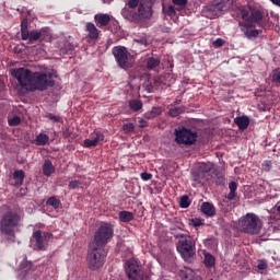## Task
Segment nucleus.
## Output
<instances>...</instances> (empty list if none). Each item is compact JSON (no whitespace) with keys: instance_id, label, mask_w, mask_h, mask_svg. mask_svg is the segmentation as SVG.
I'll return each mask as SVG.
<instances>
[{"instance_id":"obj_1","label":"nucleus","mask_w":280,"mask_h":280,"mask_svg":"<svg viewBox=\"0 0 280 280\" xmlns=\"http://www.w3.org/2000/svg\"><path fill=\"white\" fill-rule=\"evenodd\" d=\"M11 75L18 80L22 89L34 93V91L43 92L56 86V80L54 79L58 78V72L55 70L49 72H33L27 68H18L11 71Z\"/></svg>"},{"instance_id":"obj_2","label":"nucleus","mask_w":280,"mask_h":280,"mask_svg":"<svg viewBox=\"0 0 280 280\" xmlns=\"http://www.w3.org/2000/svg\"><path fill=\"white\" fill-rule=\"evenodd\" d=\"M22 217L19 212H3L0 219V233L9 244L15 243V229L21 226Z\"/></svg>"},{"instance_id":"obj_3","label":"nucleus","mask_w":280,"mask_h":280,"mask_svg":"<svg viewBox=\"0 0 280 280\" xmlns=\"http://www.w3.org/2000/svg\"><path fill=\"white\" fill-rule=\"evenodd\" d=\"M121 16L129 23H133V25H143L145 21H150L154 16V10L152 9V3L149 0H144L140 2L137 11H130L128 7H125L121 10Z\"/></svg>"},{"instance_id":"obj_4","label":"nucleus","mask_w":280,"mask_h":280,"mask_svg":"<svg viewBox=\"0 0 280 280\" xmlns=\"http://www.w3.org/2000/svg\"><path fill=\"white\" fill-rule=\"evenodd\" d=\"M237 225L242 233H246L248 235H258L261 228H264L261 219L253 212H248L246 215L241 218Z\"/></svg>"},{"instance_id":"obj_5","label":"nucleus","mask_w":280,"mask_h":280,"mask_svg":"<svg viewBox=\"0 0 280 280\" xmlns=\"http://www.w3.org/2000/svg\"><path fill=\"white\" fill-rule=\"evenodd\" d=\"M108 249L106 247L90 246L88 252V267L91 271H98L104 267Z\"/></svg>"},{"instance_id":"obj_6","label":"nucleus","mask_w":280,"mask_h":280,"mask_svg":"<svg viewBox=\"0 0 280 280\" xmlns=\"http://www.w3.org/2000/svg\"><path fill=\"white\" fill-rule=\"evenodd\" d=\"M176 238H179L177 242L176 250L180 254L184 261L190 262L194 255H196L195 241L188 234H176Z\"/></svg>"},{"instance_id":"obj_7","label":"nucleus","mask_w":280,"mask_h":280,"mask_svg":"<svg viewBox=\"0 0 280 280\" xmlns=\"http://www.w3.org/2000/svg\"><path fill=\"white\" fill-rule=\"evenodd\" d=\"M114 236L113 225L110 223H102L95 231L93 247L106 248V245L112 242Z\"/></svg>"},{"instance_id":"obj_8","label":"nucleus","mask_w":280,"mask_h":280,"mask_svg":"<svg viewBox=\"0 0 280 280\" xmlns=\"http://www.w3.org/2000/svg\"><path fill=\"white\" fill-rule=\"evenodd\" d=\"M124 269H125V275H127L128 277V280L145 279L143 265H141L140 260L136 258H131L127 262H125Z\"/></svg>"},{"instance_id":"obj_9","label":"nucleus","mask_w":280,"mask_h":280,"mask_svg":"<svg viewBox=\"0 0 280 280\" xmlns=\"http://www.w3.org/2000/svg\"><path fill=\"white\" fill-rule=\"evenodd\" d=\"M112 54L120 69L128 71L132 67V55L128 51V48L124 46H115L112 49Z\"/></svg>"},{"instance_id":"obj_10","label":"nucleus","mask_w":280,"mask_h":280,"mask_svg":"<svg viewBox=\"0 0 280 280\" xmlns=\"http://www.w3.org/2000/svg\"><path fill=\"white\" fill-rule=\"evenodd\" d=\"M175 141L179 145H194L198 141V131H194L187 127L176 129Z\"/></svg>"},{"instance_id":"obj_11","label":"nucleus","mask_w":280,"mask_h":280,"mask_svg":"<svg viewBox=\"0 0 280 280\" xmlns=\"http://www.w3.org/2000/svg\"><path fill=\"white\" fill-rule=\"evenodd\" d=\"M28 26L30 22L24 18L21 22V38L22 40H28V45H34L43 38V31H30Z\"/></svg>"},{"instance_id":"obj_12","label":"nucleus","mask_w":280,"mask_h":280,"mask_svg":"<svg viewBox=\"0 0 280 280\" xmlns=\"http://www.w3.org/2000/svg\"><path fill=\"white\" fill-rule=\"evenodd\" d=\"M35 271L34 265L31 261H27V256H23V260L20 265L18 278L21 280H28L32 278L33 272Z\"/></svg>"},{"instance_id":"obj_13","label":"nucleus","mask_w":280,"mask_h":280,"mask_svg":"<svg viewBox=\"0 0 280 280\" xmlns=\"http://www.w3.org/2000/svg\"><path fill=\"white\" fill-rule=\"evenodd\" d=\"M94 23L100 30H106V27L113 30L109 26L113 23V16L108 13H96L94 15Z\"/></svg>"},{"instance_id":"obj_14","label":"nucleus","mask_w":280,"mask_h":280,"mask_svg":"<svg viewBox=\"0 0 280 280\" xmlns=\"http://www.w3.org/2000/svg\"><path fill=\"white\" fill-rule=\"evenodd\" d=\"M249 23H256L258 27H264L261 22L264 21V9L257 7H249Z\"/></svg>"},{"instance_id":"obj_15","label":"nucleus","mask_w":280,"mask_h":280,"mask_svg":"<svg viewBox=\"0 0 280 280\" xmlns=\"http://www.w3.org/2000/svg\"><path fill=\"white\" fill-rule=\"evenodd\" d=\"M30 242L31 244H34V250H45V240L43 238L40 230L33 232Z\"/></svg>"},{"instance_id":"obj_16","label":"nucleus","mask_w":280,"mask_h":280,"mask_svg":"<svg viewBox=\"0 0 280 280\" xmlns=\"http://www.w3.org/2000/svg\"><path fill=\"white\" fill-rule=\"evenodd\" d=\"M102 141H104V133L98 131L95 133L93 139H85L83 141V148H96V145Z\"/></svg>"},{"instance_id":"obj_17","label":"nucleus","mask_w":280,"mask_h":280,"mask_svg":"<svg viewBox=\"0 0 280 280\" xmlns=\"http://www.w3.org/2000/svg\"><path fill=\"white\" fill-rule=\"evenodd\" d=\"M85 30L88 32V37L90 40H97L100 38V31L97 30V26L93 24V22H88L85 25Z\"/></svg>"},{"instance_id":"obj_18","label":"nucleus","mask_w":280,"mask_h":280,"mask_svg":"<svg viewBox=\"0 0 280 280\" xmlns=\"http://www.w3.org/2000/svg\"><path fill=\"white\" fill-rule=\"evenodd\" d=\"M234 124H236L240 130H246V128L250 126V118L247 116H238L234 119Z\"/></svg>"},{"instance_id":"obj_19","label":"nucleus","mask_w":280,"mask_h":280,"mask_svg":"<svg viewBox=\"0 0 280 280\" xmlns=\"http://www.w3.org/2000/svg\"><path fill=\"white\" fill-rule=\"evenodd\" d=\"M148 71H156V68L161 65V58L149 57L145 60Z\"/></svg>"},{"instance_id":"obj_20","label":"nucleus","mask_w":280,"mask_h":280,"mask_svg":"<svg viewBox=\"0 0 280 280\" xmlns=\"http://www.w3.org/2000/svg\"><path fill=\"white\" fill-rule=\"evenodd\" d=\"M42 170L45 176H51L56 172V166H54L50 160H45Z\"/></svg>"},{"instance_id":"obj_21","label":"nucleus","mask_w":280,"mask_h":280,"mask_svg":"<svg viewBox=\"0 0 280 280\" xmlns=\"http://www.w3.org/2000/svg\"><path fill=\"white\" fill-rule=\"evenodd\" d=\"M203 266L211 269L215 266V257L208 252H203Z\"/></svg>"},{"instance_id":"obj_22","label":"nucleus","mask_w":280,"mask_h":280,"mask_svg":"<svg viewBox=\"0 0 280 280\" xmlns=\"http://www.w3.org/2000/svg\"><path fill=\"white\" fill-rule=\"evenodd\" d=\"M201 212L207 217H213L215 215V208L210 202H203L201 205Z\"/></svg>"},{"instance_id":"obj_23","label":"nucleus","mask_w":280,"mask_h":280,"mask_svg":"<svg viewBox=\"0 0 280 280\" xmlns=\"http://www.w3.org/2000/svg\"><path fill=\"white\" fill-rule=\"evenodd\" d=\"M32 143H34L35 145H46L47 143H49V136L42 132L37 135L34 140H32Z\"/></svg>"},{"instance_id":"obj_24","label":"nucleus","mask_w":280,"mask_h":280,"mask_svg":"<svg viewBox=\"0 0 280 280\" xmlns=\"http://www.w3.org/2000/svg\"><path fill=\"white\" fill-rule=\"evenodd\" d=\"M135 219L133 212L120 211L118 212V220L124 223L132 222Z\"/></svg>"},{"instance_id":"obj_25","label":"nucleus","mask_w":280,"mask_h":280,"mask_svg":"<svg viewBox=\"0 0 280 280\" xmlns=\"http://www.w3.org/2000/svg\"><path fill=\"white\" fill-rule=\"evenodd\" d=\"M238 14L241 15V19L245 21V23H249L250 21V7H240L238 8Z\"/></svg>"},{"instance_id":"obj_26","label":"nucleus","mask_w":280,"mask_h":280,"mask_svg":"<svg viewBox=\"0 0 280 280\" xmlns=\"http://www.w3.org/2000/svg\"><path fill=\"white\" fill-rule=\"evenodd\" d=\"M237 188H238V184L236 182H230L229 184L230 192L226 196L228 200H234V198L237 197V192H236Z\"/></svg>"},{"instance_id":"obj_27","label":"nucleus","mask_w":280,"mask_h":280,"mask_svg":"<svg viewBox=\"0 0 280 280\" xmlns=\"http://www.w3.org/2000/svg\"><path fill=\"white\" fill-rule=\"evenodd\" d=\"M197 170L199 172V174H209V172H211V170H213V163H199L197 165Z\"/></svg>"},{"instance_id":"obj_28","label":"nucleus","mask_w":280,"mask_h":280,"mask_svg":"<svg viewBox=\"0 0 280 280\" xmlns=\"http://www.w3.org/2000/svg\"><path fill=\"white\" fill-rule=\"evenodd\" d=\"M129 108L133 113H139V110L143 108V102H141L140 100H131L129 101Z\"/></svg>"},{"instance_id":"obj_29","label":"nucleus","mask_w":280,"mask_h":280,"mask_svg":"<svg viewBox=\"0 0 280 280\" xmlns=\"http://www.w3.org/2000/svg\"><path fill=\"white\" fill-rule=\"evenodd\" d=\"M187 110V107L179 106V107H171L168 110L170 117H178V115H183Z\"/></svg>"},{"instance_id":"obj_30","label":"nucleus","mask_w":280,"mask_h":280,"mask_svg":"<svg viewBox=\"0 0 280 280\" xmlns=\"http://www.w3.org/2000/svg\"><path fill=\"white\" fill-rule=\"evenodd\" d=\"M163 113V109L161 107H152V109L148 113H145L147 119H154L155 117H159Z\"/></svg>"},{"instance_id":"obj_31","label":"nucleus","mask_w":280,"mask_h":280,"mask_svg":"<svg viewBox=\"0 0 280 280\" xmlns=\"http://www.w3.org/2000/svg\"><path fill=\"white\" fill-rule=\"evenodd\" d=\"M182 280H201L200 276H196L191 269H187L182 273Z\"/></svg>"},{"instance_id":"obj_32","label":"nucleus","mask_w":280,"mask_h":280,"mask_svg":"<svg viewBox=\"0 0 280 280\" xmlns=\"http://www.w3.org/2000/svg\"><path fill=\"white\" fill-rule=\"evenodd\" d=\"M47 206L52 207L55 210H59L61 208V201L55 196H51L47 200Z\"/></svg>"},{"instance_id":"obj_33","label":"nucleus","mask_w":280,"mask_h":280,"mask_svg":"<svg viewBox=\"0 0 280 280\" xmlns=\"http://www.w3.org/2000/svg\"><path fill=\"white\" fill-rule=\"evenodd\" d=\"M245 27V36L247 38H257V36H259V31L258 30H250V25H244Z\"/></svg>"},{"instance_id":"obj_34","label":"nucleus","mask_w":280,"mask_h":280,"mask_svg":"<svg viewBox=\"0 0 280 280\" xmlns=\"http://www.w3.org/2000/svg\"><path fill=\"white\" fill-rule=\"evenodd\" d=\"M162 12L166 16H176V9H174V5L165 7V3L162 4Z\"/></svg>"},{"instance_id":"obj_35","label":"nucleus","mask_w":280,"mask_h":280,"mask_svg":"<svg viewBox=\"0 0 280 280\" xmlns=\"http://www.w3.org/2000/svg\"><path fill=\"white\" fill-rule=\"evenodd\" d=\"M24 183V176H10L9 184L11 186H21Z\"/></svg>"},{"instance_id":"obj_36","label":"nucleus","mask_w":280,"mask_h":280,"mask_svg":"<svg viewBox=\"0 0 280 280\" xmlns=\"http://www.w3.org/2000/svg\"><path fill=\"white\" fill-rule=\"evenodd\" d=\"M139 5H141V0H129L127 2V10L137 12V8H139Z\"/></svg>"},{"instance_id":"obj_37","label":"nucleus","mask_w":280,"mask_h":280,"mask_svg":"<svg viewBox=\"0 0 280 280\" xmlns=\"http://www.w3.org/2000/svg\"><path fill=\"white\" fill-rule=\"evenodd\" d=\"M45 117L46 119H49L50 121H52V124H60V121H62V118H60V116H56L51 113H47Z\"/></svg>"},{"instance_id":"obj_38","label":"nucleus","mask_w":280,"mask_h":280,"mask_svg":"<svg viewBox=\"0 0 280 280\" xmlns=\"http://www.w3.org/2000/svg\"><path fill=\"white\" fill-rule=\"evenodd\" d=\"M122 130L125 135H130V132H135V124L127 122L122 125Z\"/></svg>"},{"instance_id":"obj_39","label":"nucleus","mask_w":280,"mask_h":280,"mask_svg":"<svg viewBox=\"0 0 280 280\" xmlns=\"http://www.w3.org/2000/svg\"><path fill=\"white\" fill-rule=\"evenodd\" d=\"M189 205H191V201H189L188 196H182L180 201H179L180 208L182 209H187L189 207Z\"/></svg>"},{"instance_id":"obj_40","label":"nucleus","mask_w":280,"mask_h":280,"mask_svg":"<svg viewBox=\"0 0 280 280\" xmlns=\"http://www.w3.org/2000/svg\"><path fill=\"white\" fill-rule=\"evenodd\" d=\"M9 126H19L21 124V117L13 116L11 119L8 120Z\"/></svg>"},{"instance_id":"obj_41","label":"nucleus","mask_w":280,"mask_h":280,"mask_svg":"<svg viewBox=\"0 0 280 280\" xmlns=\"http://www.w3.org/2000/svg\"><path fill=\"white\" fill-rule=\"evenodd\" d=\"M267 268H268V264H267V261H266L265 259L258 260V264H257V269H258V270L264 271V270H266Z\"/></svg>"},{"instance_id":"obj_42","label":"nucleus","mask_w":280,"mask_h":280,"mask_svg":"<svg viewBox=\"0 0 280 280\" xmlns=\"http://www.w3.org/2000/svg\"><path fill=\"white\" fill-rule=\"evenodd\" d=\"M189 225L192 228H200L202 225L201 219H190Z\"/></svg>"},{"instance_id":"obj_43","label":"nucleus","mask_w":280,"mask_h":280,"mask_svg":"<svg viewBox=\"0 0 280 280\" xmlns=\"http://www.w3.org/2000/svg\"><path fill=\"white\" fill-rule=\"evenodd\" d=\"M174 5H178L179 8H185L187 5L188 0H172Z\"/></svg>"},{"instance_id":"obj_44","label":"nucleus","mask_w":280,"mask_h":280,"mask_svg":"<svg viewBox=\"0 0 280 280\" xmlns=\"http://www.w3.org/2000/svg\"><path fill=\"white\" fill-rule=\"evenodd\" d=\"M71 135H73V130H71V128L67 127L63 129L62 131L63 139H69Z\"/></svg>"},{"instance_id":"obj_45","label":"nucleus","mask_w":280,"mask_h":280,"mask_svg":"<svg viewBox=\"0 0 280 280\" xmlns=\"http://www.w3.org/2000/svg\"><path fill=\"white\" fill-rule=\"evenodd\" d=\"M271 167H272V161L267 160L262 163V170H265V172H270Z\"/></svg>"},{"instance_id":"obj_46","label":"nucleus","mask_w":280,"mask_h":280,"mask_svg":"<svg viewBox=\"0 0 280 280\" xmlns=\"http://www.w3.org/2000/svg\"><path fill=\"white\" fill-rule=\"evenodd\" d=\"M138 45H143V47H148V38L145 37H140L138 39H135Z\"/></svg>"},{"instance_id":"obj_47","label":"nucleus","mask_w":280,"mask_h":280,"mask_svg":"<svg viewBox=\"0 0 280 280\" xmlns=\"http://www.w3.org/2000/svg\"><path fill=\"white\" fill-rule=\"evenodd\" d=\"M81 183L79 180H72L69 183L70 189H78L80 187Z\"/></svg>"},{"instance_id":"obj_48","label":"nucleus","mask_w":280,"mask_h":280,"mask_svg":"<svg viewBox=\"0 0 280 280\" xmlns=\"http://www.w3.org/2000/svg\"><path fill=\"white\" fill-rule=\"evenodd\" d=\"M224 45V39L222 38H217L214 42H213V47L218 48V47H222Z\"/></svg>"},{"instance_id":"obj_49","label":"nucleus","mask_w":280,"mask_h":280,"mask_svg":"<svg viewBox=\"0 0 280 280\" xmlns=\"http://www.w3.org/2000/svg\"><path fill=\"white\" fill-rule=\"evenodd\" d=\"M215 183L220 186H224L225 184V179H224V176H217V180Z\"/></svg>"},{"instance_id":"obj_50","label":"nucleus","mask_w":280,"mask_h":280,"mask_svg":"<svg viewBox=\"0 0 280 280\" xmlns=\"http://www.w3.org/2000/svg\"><path fill=\"white\" fill-rule=\"evenodd\" d=\"M154 185H155V191H153V194H161L162 192V184L154 183Z\"/></svg>"},{"instance_id":"obj_51","label":"nucleus","mask_w":280,"mask_h":280,"mask_svg":"<svg viewBox=\"0 0 280 280\" xmlns=\"http://www.w3.org/2000/svg\"><path fill=\"white\" fill-rule=\"evenodd\" d=\"M273 82L280 85V72L273 73Z\"/></svg>"},{"instance_id":"obj_52","label":"nucleus","mask_w":280,"mask_h":280,"mask_svg":"<svg viewBox=\"0 0 280 280\" xmlns=\"http://www.w3.org/2000/svg\"><path fill=\"white\" fill-rule=\"evenodd\" d=\"M54 234L52 233H48V232H44L42 234L43 240H49L52 238Z\"/></svg>"},{"instance_id":"obj_53","label":"nucleus","mask_w":280,"mask_h":280,"mask_svg":"<svg viewBox=\"0 0 280 280\" xmlns=\"http://www.w3.org/2000/svg\"><path fill=\"white\" fill-rule=\"evenodd\" d=\"M13 176H25V172H23V170H16L14 171Z\"/></svg>"},{"instance_id":"obj_54","label":"nucleus","mask_w":280,"mask_h":280,"mask_svg":"<svg viewBox=\"0 0 280 280\" xmlns=\"http://www.w3.org/2000/svg\"><path fill=\"white\" fill-rule=\"evenodd\" d=\"M139 127L140 128H147L148 127V121H145L144 119H140L139 120Z\"/></svg>"},{"instance_id":"obj_55","label":"nucleus","mask_w":280,"mask_h":280,"mask_svg":"<svg viewBox=\"0 0 280 280\" xmlns=\"http://www.w3.org/2000/svg\"><path fill=\"white\" fill-rule=\"evenodd\" d=\"M200 178H202V177H200V176H194V177H192V180H194V183H196V185H201Z\"/></svg>"},{"instance_id":"obj_56","label":"nucleus","mask_w":280,"mask_h":280,"mask_svg":"<svg viewBox=\"0 0 280 280\" xmlns=\"http://www.w3.org/2000/svg\"><path fill=\"white\" fill-rule=\"evenodd\" d=\"M182 100H175L174 102H173V104H171V106H178V104H182Z\"/></svg>"},{"instance_id":"obj_57","label":"nucleus","mask_w":280,"mask_h":280,"mask_svg":"<svg viewBox=\"0 0 280 280\" xmlns=\"http://www.w3.org/2000/svg\"><path fill=\"white\" fill-rule=\"evenodd\" d=\"M143 182L151 180L152 176H142L141 177Z\"/></svg>"},{"instance_id":"obj_58","label":"nucleus","mask_w":280,"mask_h":280,"mask_svg":"<svg viewBox=\"0 0 280 280\" xmlns=\"http://www.w3.org/2000/svg\"><path fill=\"white\" fill-rule=\"evenodd\" d=\"M273 2L275 5H279L280 7V0H270Z\"/></svg>"},{"instance_id":"obj_59","label":"nucleus","mask_w":280,"mask_h":280,"mask_svg":"<svg viewBox=\"0 0 280 280\" xmlns=\"http://www.w3.org/2000/svg\"><path fill=\"white\" fill-rule=\"evenodd\" d=\"M140 176H152V174L143 172V173L140 174Z\"/></svg>"},{"instance_id":"obj_60","label":"nucleus","mask_w":280,"mask_h":280,"mask_svg":"<svg viewBox=\"0 0 280 280\" xmlns=\"http://www.w3.org/2000/svg\"><path fill=\"white\" fill-rule=\"evenodd\" d=\"M113 25H114V27H116V28H117V25H119V22L114 21V22H113Z\"/></svg>"},{"instance_id":"obj_61","label":"nucleus","mask_w":280,"mask_h":280,"mask_svg":"<svg viewBox=\"0 0 280 280\" xmlns=\"http://www.w3.org/2000/svg\"><path fill=\"white\" fill-rule=\"evenodd\" d=\"M277 213L280 215V206L277 207Z\"/></svg>"},{"instance_id":"obj_62","label":"nucleus","mask_w":280,"mask_h":280,"mask_svg":"<svg viewBox=\"0 0 280 280\" xmlns=\"http://www.w3.org/2000/svg\"><path fill=\"white\" fill-rule=\"evenodd\" d=\"M217 8L222 9V4H220V3L217 4Z\"/></svg>"}]
</instances>
